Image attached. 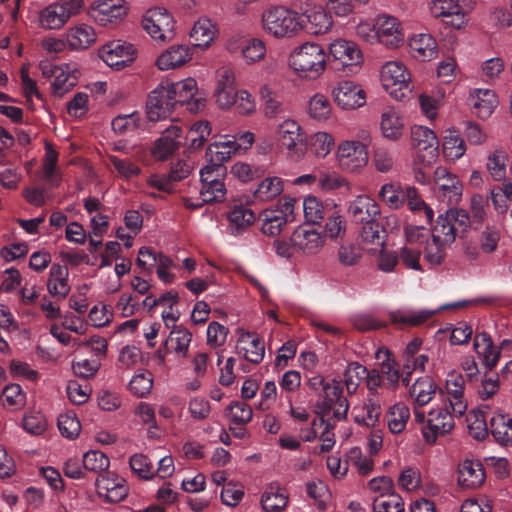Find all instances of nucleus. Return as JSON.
Masks as SVG:
<instances>
[{"label":"nucleus","instance_id":"34","mask_svg":"<svg viewBox=\"0 0 512 512\" xmlns=\"http://www.w3.org/2000/svg\"><path fill=\"white\" fill-rule=\"evenodd\" d=\"M237 141H219L208 145L206 149V160L214 166H223V163L231 158V155L239 152Z\"/></svg>","mask_w":512,"mask_h":512},{"label":"nucleus","instance_id":"44","mask_svg":"<svg viewBox=\"0 0 512 512\" xmlns=\"http://www.w3.org/2000/svg\"><path fill=\"white\" fill-rule=\"evenodd\" d=\"M304 217L310 224H319L333 205L321 203L315 196H308L302 203Z\"/></svg>","mask_w":512,"mask_h":512},{"label":"nucleus","instance_id":"20","mask_svg":"<svg viewBox=\"0 0 512 512\" xmlns=\"http://www.w3.org/2000/svg\"><path fill=\"white\" fill-rule=\"evenodd\" d=\"M381 79L383 86L389 90L395 86L397 89L391 90L390 94L396 99L405 97V91L409 90L410 74L406 68L398 62H387L381 70Z\"/></svg>","mask_w":512,"mask_h":512},{"label":"nucleus","instance_id":"9","mask_svg":"<svg viewBox=\"0 0 512 512\" xmlns=\"http://www.w3.org/2000/svg\"><path fill=\"white\" fill-rule=\"evenodd\" d=\"M297 203L295 198L284 197L279 200L275 209H265L260 214L263 224L261 230L268 236H277L283 227L295 220L294 207Z\"/></svg>","mask_w":512,"mask_h":512},{"label":"nucleus","instance_id":"14","mask_svg":"<svg viewBox=\"0 0 512 512\" xmlns=\"http://www.w3.org/2000/svg\"><path fill=\"white\" fill-rule=\"evenodd\" d=\"M472 4L473 0H436L430 9L434 17H442L447 24L460 29L466 22V14Z\"/></svg>","mask_w":512,"mask_h":512},{"label":"nucleus","instance_id":"5","mask_svg":"<svg viewBox=\"0 0 512 512\" xmlns=\"http://www.w3.org/2000/svg\"><path fill=\"white\" fill-rule=\"evenodd\" d=\"M290 66L305 76L320 75L327 65L324 49L316 43H305L296 49L289 58Z\"/></svg>","mask_w":512,"mask_h":512},{"label":"nucleus","instance_id":"38","mask_svg":"<svg viewBox=\"0 0 512 512\" xmlns=\"http://www.w3.org/2000/svg\"><path fill=\"white\" fill-rule=\"evenodd\" d=\"M240 343L245 346L242 349L245 351V358L254 364H259L265 355V344L262 338L251 332L243 333L239 338Z\"/></svg>","mask_w":512,"mask_h":512},{"label":"nucleus","instance_id":"16","mask_svg":"<svg viewBox=\"0 0 512 512\" xmlns=\"http://www.w3.org/2000/svg\"><path fill=\"white\" fill-rule=\"evenodd\" d=\"M396 224L397 218L395 216L370 220L362 226L359 233L360 242L370 250L384 248L387 241L386 226Z\"/></svg>","mask_w":512,"mask_h":512},{"label":"nucleus","instance_id":"2","mask_svg":"<svg viewBox=\"0 0 512 512\" xmlns=\"http://www.w3.org/2000/svg\"><path fill=\"white\" fill-rule=\"evenodd\" d=\"M470 224L468 212L459 208H450L439 214L432 229V241L427 243L424 258L432 265H439L446 256V249L456 237H464Z\"/></svg>","mask_w":512,"mask_h":512},{"label":"nucleus","instance_id":"12","mask_svg":"<svg viewBox=\"0 0 512 512\" xmlns=\"http://www.w3.org/2000/svg\"><path fill=\"white\" fill-rule=\"evenodd\" d=\"M143 29L156 41L166 42L174 37V21L163 8L146 11L142 19Z\"/></svg>","mask_w":512,"mask_h":512},{"label":"nucleus","instance_id":"50","mask_svg":"<svg viewBox=\"0 0 512 512\" xmlns=\"http://www.w3.org/2000/svg\"><path fill=\"white\" fill-rule=\"evenodd\" d=\"M411 211L417 212L419 214L423 213L425 223L431 224L434 212L432 208H430L419 196L417 190L414 187H407V192L405 195V203Z\"/></svg>","mask_w":512,"mask_h":512},{"label":"nucleus","instance_id":"63","mask_svg":"<svg viewBox=\"0 0 512 512\" xmlns=\"http://www.w3.org/2000/svg\"><path fill=\"white\" fill-rule=\"evenodd\" d=\"M139 114L133 112L128 115H119L112 120V129L118 134L134 131L139 126Z\"/></svg>","mask_w":512,"mask_h":512},{"label":"nucleus","instance_id":"22","mask_svg":"<svg viewBox=\"0 0 512 512\" xmlns=\"http://www.w3.org/2000/svg\"><path fill=\"white\" fill-rule=\"evenodd\" d=\"M126 13L122 0H97L88 9V15L101 26L121 19Z\"/></svg>","mask_w":512,"mask_h":512},{"label":"nucleus","instance_id":"42","mask_svg":"<svg viewBox=\"0 0 512 512\" xmlns=\"http://www.w3.org/2000/svg\"><path fill=\"white\" fill-rule=\"evenodd\" d=\"M191 340L192 334L187 329L174 327L165 342V347L167 350H172L179 356L185 357Z\"/></svg>","mask_w":512,"mask_h":512},{"label":"nucleus","instance_id":"17","mask_svg":"<svg viewBox=\"0 0 512 512\" xmlns=\"http://www.w3.org/2000/svg\"><path fill=\"white\" fill-rule=\"evenodd\" d=\"M100 57L108 66L120 70L134 61L136 49L130 43L114 40L100 49Z\"/></svg>","mask_w":512,"mask_h":512},{"label":"nucleus","instance_id":"1","mask_svg":"<svg viewBox=\"0 0 512 512\" xmlns=\"http://www.w3.org/2000/svg\"><path fill=\"white\" fill-rule=\"evenodd\" d=\"M197 83L193 78L173 83L161 82L148 96L146 113L150 121H158L170 115L177 105H187L190 112L196 113L204 107L202 98H195Z\"/></svg>","mask_w":512,"mask_h":512},{"label":"nucleus","instance_id":"32","mask_svg":"<svg viewBox=\"0 0 512 512\" xmlns=\"http://www.w3.org/2000/svg\"><path fill=\"white\" fill-rule=\"evenodd\" d=\"M69 270L67 266L54 263L49 272L47 288L53 297L61 299L66 298L69 294L70 286L68 284Z\"/></svg>","mask_w":512,"mask_h":512},{"label":"nucleus","instance_id":"43","mask_svg":"<svg viewBox=\"0 0 512 512\" xmlns=\"http://www.w3.org/2000/svg\"><path fill=\"white\" fill-rule=\"evenodd\" d=\"M407 187L403 188L399 184L386 183L379 191L380 200L391 209H399L405 204V195Z\"/></svg>","mask_w":512,"mask_h":512},{"label":"nucleus","instance_id":"41","mask_svg":"<svg viewBox=\"0 0 512 512\" xmlns=\"http://www.w3.org/2000/svg\"><path fill=\"white\" fill-rule=\"evenodd\" d=\"M411 49L417 53L415 57L422 61L431 60L437 55L436 40L429 34H420L410 40Z\"/></svg>","mask_w":512,"mask_h":512},{"label":"nucleus","instance_id":"25","mask_svg":"<svg viewBox=\"0 0 512 512\" xmlns=\"http://www.w3.org/2000/svg\"><path fill=\"white\" fill-rule=\"evenodd\" d=\"M337 104L343 109H355L366 102L365 92L351 81H343L333 90Z\"/></svg>","mask_w":512,"mask_h":512},{"label":"nucleus","instance_id":"18","mask_svg":"<svg viewBox=\"0 0 512 512\" xmlns=\"http://www.w3.org/2000/svg\"><path fill=\"white\" fill-rule=\"evenodd\" d=\"M433 177L438 197L449 205L458 204L463 190L460 180L445 167H437L433 172Z\"/></svg>","mask_w":512,"mask_h":512},{"label":"nucleus","instance_id":"24","mask_svg":"<svg viewBox=\"0 0 512 512\" xmlns=\"http://www.w3.org/2000/svg\"><path fill=\"white\" fill-rule=\"evenodd\" d=\"M182 128L177 125L167 127L155 141L152 153L159 160H166L179 149L183 140Z\"/></svg>","mask_w":512,"mask_h":512},{"label":"nucleus","instance_id":"31","mask_svg":"<svg viewBox=\"0 0 512 512\" xmlns=\"http://www.w3.org/2000/svg\"><path fill=\"white\" fill-rule=\"evenodd\" d=\"M255 213L242 205H235L227 214L228 233L239 236L255 222Z\"/></svg>","mask_w":512,"mask_h":512},{"label":"nucleus","instance_id":"27","mask_svg":"<svg viewBox=\"0 0 512 512\" xmlns=\"http://www.w3.org/2000/svg\"><path fill=\"white\" fill-rule=\"evenodd\" d=\"M299 21L302 23L301 28L315 35L324 34L332 26L331 17L319 6L306 9Z\"/></svg>","mask_w":512,"mask_h":512},{"label":"nucleus","instance_id":"26","mask_svg":"<svg viewBox=\"0 0 512 512\" xmlns=\"http://www.w3.org/2000/svg\"><path fill=\"white\" fill-rule=\"evenodd\" d=\"M464 383V377L459 372L453 371L447 375L446 390L449 397L446 403L449 404L456 416H462L467 409V404L463 399Z\"/></svg>","mask_w":512,"mask_h":512},{"label":"nucleus","instance_id":"51","mask_svg":"<svg viewBox=\"0 0 512 512\" xmlns=\"http://www.w3.org/2000/svg\"><path fill=\"white\" fill-rule=\"evenodd\" d=\"M383 135L389 139H397L403 129V122L398 113L391 109L383 113L381 120Z\"/></svg>","mask_w":512,"mask_h":512},{"label":"nucleus","instance_id":"47","mask_svg":"<svg viewBox=\"0 0 512 512\" xmlns=\"http://www.w3.org/2000/svg\"><path fill=\"white\" fill-rule=\"evenodd\" d=\"M288 497L281 489L269 487L261 498V504L267 512H281L287 505Z\"/></svg>","mask_w":512,"mask_h":512},{"label":"nucleus","instance_id":"7","mask_svg":"<svg viewBox=\"0 0 512 512\" xmlns=\"http://www.w3.org/2000/svg\"><path fill=\"white\" fill-rule=\"evenodd\" d=\"M83 8V0H60L52 3L40 11L39 25L47 30L59 29Z\"/></svg>","mask_w":512,"mask_h":512},{"label":"nucleus","instance_id":"6","mask_svg":"<svg viewBox=\"0 0 512 512\" xmlns=\"http://www.w3.org/2000/svg\"><path fill=\"white\" fill-rule=\"evenodd\" d=\"M262 23L265 31L277 38L295 35L302 24L296 12L283 6L272 7L264 12Z\"/></svg>","mask_w":512,"mask_h":512},{"label":"nucleus","instance_id":"46","mask_svg":"<svg viewBox=\"0 0 512 512\" xmlns=\"http://www.w3.org/2000/svg\"><path fill=\"white\" fill-rule=\"evenodd\" d=\"M259 94L266 117L274 118L283 112L282 101L279 95L269 86H261Z\"/></svg>","mask_w":512,"mask_h":512},{"label":"nucleus","instance_id":"39","mask_svg":"<svg viewBox=\"0 0 512 512\" xmlns=\"http://www.w3.org/2000/svg\"><path fill=\"white\" fill-rule=\"evenodd\" d=\"M484 478L485 473L479 462L465 461L459 469V482L465 487H478Z\"/></svg>","mask_w":512,"mask_h":512},{"label":"nucleus","instance_id":"55","mask_svg":"<svg viewBox=\"0 0 512 512\" xmlns=\"http://www.w3.org/2000/svg\"><path fill=\"white\" fill-rule=\"evenodd\" d=\"M507 155L503 150H495L487 158V169L495 181H501L506 176Z\"/></svg>","mask_w":512,"mask_h":512},{"label":"nucleus","instance_id":"35","mask_svg":"<svg viewBox=\"0 0 512 512\" xmlns=\"http://www.w3.org/2000/svg\"><path fill=\"white\" fill-rule=\"evenodd\" d=\"M489 425L495 442L503 447L512 446V418L497 414L490 418Z\"/></svg>","mask_w":512,"mask_h":512},{"label":"nucleus","instance_id":"11","mask_svg":"<svg viewBox=\"0 0 512 512\" xmlns=\"http://www.w3.org/2000/svg\"><path fill=\"white\" fill-rule=\"evenodd\" d=\"M225 173L224 166L218 167L211 163L200 170V195L203 202H221L225 199L226 188L222 181Z\"/></svg>","mask_w":512,"mask_h":512},{"label":"nucleus","instance_id":"59","mask_svg":"<svg viewBox=\"0 0 512 512\" xmlns=\"http://www.w3.org/2000/svg\"><path fill=\"white\" fill-rule=\"evenodd\" d=\"M77 79L75 74L66 73L61 68L51 84L53 95L59 98L63 97L77 84Z\"/></svg>","mask_w":512,"mask_h":512},{"label":"nucleus","instance_id":"36","mask_svg":"<svg viewBox=\"0 0 512 512\" xmlns=\"http://www.w3.org/2000/svg\"><path fill=\"white\" fill-rule=\"evenodd\" d=\"M96 39L94 29L86 24L77 25L66 34V42L73 50L88 48Z\"/></svg>","mask_w":512,"mask_h":512},{"label":"nucleus","instance_id":"8","mask_svg":"<svg viewBox=\"0 0 512 512\" xmlns=\"http://www.w3.org/2000/svg\"><path fill=\"white\" fill-rule=\"evenodd\" d=\"M360 138L361 141H344L339 145L337 158L343 170L355 172L367 164V146L371 143V138L365 131H362Z\"/></svg>","mask_w":512,"mask_h":512},{"label":"nucleus","instance_id":"45","mask_svg":"<svg viewBox=\"0 0 512 512\" xmlns=\"http://www.w3.org/2000/svg\"><path fill=\"white\" fill-rule=\"evenodd\" d=\"M281 178L273 176L262 180L254 192V197L259 201H269L277 197L283 191Z\"/></svg>","mask_w":512,"mask_h":512},{"label":"nucleus","instance_id":"64","mask_svg":"<svg viewBox=\"0 0 512 512\" xmlns=\"http://www.w3.org/2000/svg\"><path fill=\"white\" fill-rule=\"evenodd\" d=\"M362 253L353 243H343L338 249V260L344 266H354L361 259Z\"/></svg>","mask_w":512,"mask_h":512},{"label":"nucleus","instance_id":"53","mask_svg":"<svg viewBox=\"0 0 512 512\" xmlns=\"http://www.w3.org/2000/svg\"><path fill=\"white\" fill-rule=\"evenodd\" d=\"M109 465V458L101 451L91 450L86 452L83 456L84 469L98 473L99 475H104L103 472L108 470Z\"/></svg>","mask_w":512,"mask_h":512},{"label":"nucleus","instance_id":"13","mask_svg":"<svg viewBox=\"0 0 512 512\" xmlns=\"http://www.w3.org/2000/svg\"><path fill=\"white\" fill-rule=\"evenodd\" d=\"M411 142L417 151L416 159L425 164L431 165L439 155V141L433 130L424 126H413L411 128Z\"/></svg>","mask_w":512,"mask_h":512},{"label":"nucleus","instance_id":"54","mask_svg":"<svg viewBox=\"0 0 512 512\" xmlns=\"http://www.w3.org/2000/svg\"><path fill=\"white\" fill-rule=\"evenodd\" d=\"M190 37L196 46H207L214 37L213 25L209 19L198 20L191 32Z\"/></svg>","mask_w":512,"mask_h":512},{"label":"nucleus","instance_id":"10","mask_svg":"<svg viewBox=\"0 0 512 512\" xmlns=\"http://www.w3.org/2000/svg\"><path fill=\"white\" fill-rule=\"evenodd\" d=\"M454 417H457L449 404L433 408L427 417L426 424L422 427V435L426 443L435 444L438 437L449 434L454 428Z\"/></svg>","mask_w":512,"mask_h":512},{"label":"nucleus","instance_id":"57","mask_svg":"<svg viewBox=\"0 0 512 512\" xmlns=\"http://www.w3.org/2000/svg\"><path fill=\"white\" fill-rule=\"evenodd\" d=\"M310 150L317 157L324 158L334 146V138L326 132H317L310 137Z\"/></svg>","mask_w":512,"mask_h":512},{"label":"nucleus","instance_id":"15","mask_svg":"<svg viewBox=\"0 0 512 512\" xmlns=\"http://www.w3.org/2000/svg\"><path fill=\"white\" fill-rule=\"evenodd\" d=\"M277 139L280 145L288 150L289 155L297 160L306 153L305 138L300 125L294 120H286L278 126Z\"/></svg>","mask_w":512,"mask_h":512},{"label":"nucleus","instance_id":"29","mask_svg":"<svg viewBox=\"0 0 512 512\" xmlns=\"http://www.w3.org/2000/svg\"><path fill=\"white\" fill-rule=\"evenodd\" d=\"M290 241L293 242L296 251H302L307 255L319 252L324 242L319 232L303 226L298 227L293 232Z\"/></svg>","mask_w":512,"mask_h":512},{"label":"nucleus","instance_id":"62","mask_svg":"<svg viewBox=\"0 0 512 512\" xmlns=\"http://www.w3.org/2000/svg\"><path fill=\"white\" fill-rule=\"evenodd\" d=\"M57 424L61 435L68 439H75L81 431V423L75 415L61 414Z\"/></svg>","mask_w":512,"mask_h":512},{"label":"nucleus","instance_id":"28","mask_svg":"<svg viewBox=\"0 0 512 512\" xmlns=\"http://www.w3.org/2000/svg\"><path fill=\"white\" fill-rule=\"evenodd\" d=\"M378 42L386 46L397 47L403 41L400 24L395 17L379 15L376 18Z\"/></svg>","mask_w":512,"mask_h":512},{"label":"nucleus","instance_id":"48","mask_svg":"<svg viewBox=\"0 0 512 512\" xmlns=\"http://www.w3.org/2000/svg\"><path fill=\"white\" fill-rule=\"evenodd\" d=\"M58 152L51 143H45V157L43 162L44 178L53 186H58L60 176L57 175Z\"/></svg>","mask_w":512,"mask_h":512},{"label":"nucleus","instance_id":"58","mask_svg":"<svg viewBox=\"0 0 512 512\" xmlns=\"http://www.w3.org/2000/svg\"><path fill=\"white\" fill-rule=\"evenodd\" d=\"M132 471L141 479L149 480L155 476L151 460L143 454H135L129 461Z\"/></svg>","mask_w":512,"mask_h":512},{"label":"nucleus","instance_id":"23","mask_svg":"<svg viewBox=\"0 0 512 512\" xmlns=\"http://www.w3.org/2000/svg\"><path fill=\"white\" fill-rule=\"evenodd\" d=\"M474 348L478 355L483 357L485 366L491 371L496 367L499 361L501 355L500 350L512 349V340L504 339L501 341L500 347L496 348L488 333H477L474 340Z\"/></svg>","mask_w":512,"mask_h":512},{"label":"nucleus","instance_id":"52","mask_svg":"<svg viewBox=\"0 0 512 512\" xmlns=\"http://www.w3.org/2000/svg\"><path fill=\"white\" fill-rule=\"evenodd\" d=\"M410 417L409 409L401 404H396L392 406L389 410L388 414V428L393 434H398L402 432L406 423Z\"/></svg>","mask_w":512,"mask_h":512},{"label":"nucleus","instance_id":"33","mask_svg":"<svg viewBox=\"0 0 512 512\" xmlns=\"http://www.w3.org/2000/svg\"><path fill=\"white\" fill-rule=\"evenodd\" d=\"M474 113L481 119L488 118L498 104L496 94L490 89H476L470 96Z\"/></svg>","mask_w":512,"mask_h":512},{"label":"nucleus","instance_id":"19","mask_svg":"<svg viewBox=\"0 0 512 512\" xmlns=\"http://www.w3.org/2000/svg\"><path fill=\"white\" fill-rule=\"evenodd\" d=\"M95 486L99 497L104 498L108 503L123 501L129 492L126 480L111 472L99 475Z\"/></svg>","mask_w":512,"mask_h":512},{"label":"nucleus","instance_id":"49","mask_svg":"<svg viewBox=\"0 0 512 512\" xmlns=\"http://www.w3.org/2000/svg\"><path fill=\"white\" fill-rule=\"evenodd\" d=\"M324 220H326L324 232L327 237L336 239L344 236L346 232V222L336 210V205L330 208Z\"/></svg>","mask_w":512,"mask_h":512},{"label":"nucleus","instance_id":"61","mask_svg":"<svg viewBox=\"0 0 512 512\" xmlns=\"http://www.w3.org/2000/svg\"><path fill=\"white\" fill-rule=\"evenodd\" d=\"M443 151L448 158H461L466 151V144L464 139L457 134L450 133L444 138Z\"/></svg>","mask_w":512,"mask_h":512},{"label":"nucleus","instance_id":"40","mask_svg":"<svg viewBox=\"0 0 512 512\" xmlns=\"http://www.w3.org/2000/svg\"><path fill=\"white\" fill-rule=\"evenodd\" d=\"M436 389L437 386L430 377H420L410 388V395L418 406H425L432 400Z\"/></svg>","mask_w":512,"mask_h":512},{"label":"nucleus","instance_id":"30","mask_svg":"<svg viewBox=\"0 0 512 512\" xmlns=\"http://www.w3.org/2000/svg\"><path fill=\"white\" fill-rule=\"evenodd\" d=\"M348 212L354 222L363 223L370 220H377L380 215V207L378 203L369 196H358L349 205Z\"/></svg>","mask_w":512,"mask_h":512},{"label":"nucleus","instance_id":"56","mask_svg":"<svg viewBox=\"0 0 512 512\" xmlns=\"http://www.w3.org/2000/svg\"><path fill=\"white\" fill-rule=\"evenodd\" d=\"M374 512H404V502L400 495L390 493L384 497H377L373 501Z\"/></svg>","mask_w":512,"mask_h":512},{"label":"nucleus","instance_id":"3","mask_svg":"<svg viewBox=\"0 0 512 512\" xmlns=\"http://www.w3.org/2000/svg\"><path fill=\"white\" fill-rule=\"evenodd\" d=\"M349 410V402L343 395V384L341 379L332 378L329 384L317 399L314 412L320 416V424L325 423V418H332L341 421L346 419Z\"/></svg>","mask_w":512,"mask_h":512},{"label":"nucleus","instance_id":"21","mask_svg":"<svg viewBox=\"0 0 512 512\" xmlns=\"http://www.w3.org/2000/svg\"><path fill=\"white\" fill-rule=\"evenodd\" d=\"M237 92L232 69L228 67L218 69L214 93L217 105L222 109L230 108L237 99Z\"/></svg>","mask_w":512,"mask_h":512},{"label":"nucleus","instance_id":"4","mask_svg":"<svg viewBox=\"0 0 512 512\" xmlns=\"http://www.w3.org/2000/svg\"><path fill=\"white\" fill-rule=\"evenodd\" d=\"M362 61V52L353 41L337 39L329 45L326 62L334 71L352 73Z\"/></svg>","mask_w":512,"mask_h":512},{"label":"nucleus","instance_id":"37","mask_svg":"<svg viewBox=\"0 0 512 512\" xmlns=\"http://www.w3.org/2000/svg\"><path fill=\"white\" fill-rule=\"evenodd\" d=\"M189 59L190 55L187 47L182 45L172 46L158 57L156 64L160 70H169L185 64Z\"/></svg>","mask_w":512,"mask_h":512},{"label":"nucleus","instance_id":"60","mask_svg":"<svg viewBox=\"0 0 512 512\" xmlns=\"http://www.w3.org/2000/svg\"><path fill=\"white\" fill-rule=\"evenodd\" d=\"M152 386V374L146 372L135 375L129 382L128 388L135 396L144 398L151 392Z\"/></svg>","mask_w":512,"mask_h":512}]
</instances>
